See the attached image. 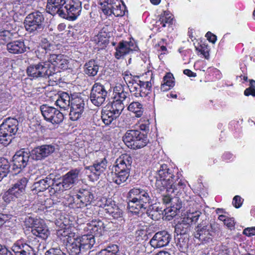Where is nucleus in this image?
Wrapping results in <instances>:
<instances>
[{
    "mask_svg": "<svg viewBox=\"0 0 255 255\" xmlns=\"http://www.w3.org/2000/svg\"><path fill=\"white\" fill-rule=\"evenodd\" d=\"M174 177L172 169L169 168L166 164L161 165L156 176L155 185L157 189L159 191H166L168 194L181 192L186 186L185 182L178 178L174 181Z\"/></svg>",
    "mask_w": 255,
    "mask_h": 255,
    "instance_id": "obj_1",
    "label": "nucleus"
},
{
    "mask_svg": "<svg viewBox=\"0 0 255 255\" xmlns=\"http://www.w3.org/2000/svg\"><path fill=\"white\" fill-rule=\"evenodd\" d=\"M132 162V158L130 155H121L117 159L113 171L108 174L109 180L118 185H121L126 182L129 176Z\"/></svg>",
    "mask_w": 255,
    "mask_h": 255,
    "instance_id": "obj_2",
    "label": "nucleus"
},
{
    "mask_svg": "<svg viewBox=\"0 0 255 255\" xmlns=\"http://www.w3.org/2000/svg\"><path fill=\"white\" fill-rule=\"evenodd\" d=\"M128 207L131 212L135 214L143 212L148 206L151 200L149 192L144 189L133 188L128 194Z\"/></svg>",
    "mask_w": 255,
    "mask_h": 255,
    "instance_id": "obj_3",
    "label": "nucleus"
},
{
    "mask_svg": "<svg viewBox=\"0 0 255 255\" xmlns=\"http://www.w3.org/2000/svg\"><path fill=\"white\" fill-rule=\"evenodd\" d=\"M18 122L14 118L4 120L0 125V143L8 145L11 140V136L17 131Z\"/></svg>",
    "mask_w": 255,
    "mask_h": 255,
    "instance_id": "obj_4",
    "label": "nucleus"
},
{
    "mask_svg": "<svg viewBox=\"0 0 255 255\" xmlns=\"http://www.w3.org/2000/svg\"><path fill=\"white\" fill-rule=\"evenodd\" d=\"M28 76L33 79L48 78L53 75V66L48 62L41 61L30 65L26 70Z\"/></svg>",
    "mask_w": 255,
    "mask_h": 255,
    "instance_id": "obj_5",
    "label": "nucleus"
},
{
    "mask_svg": "<svg viewBox=\"0 0 255 255\" xmlns=\"http://www.w3.org/2000/svg\"><path fill=\"white\" fill-rule=\"evenodd\" d=\"M123 141L127 146L131 149L142 148L147 143L146 137L140 131L135 129L128 130L123 137Z\"/></svg>",
    "mask_w": 255,
    "mask_h": 255,
    "instance_id": "obj_6",
    "label": "nucleus"
},
{
    "mask_svg": "<svg viewBox=\"0 0 255 255\" xmlns=\"http://www.w3.org/2000/svg\"><path fill=\"white\" fill-rule=\"evenodd\" d=\"M25 223L31 229L33 235L42 240H46L48 237L50 232L43 220L29 217L26 219Z\"/></svg>",
    "mask_w": 255,
    "mask_h": 255,
    "instance_id": "obj_7",
    "label": "nucleus"
},
{
    "mask_svg": "<svg viewBox=\"0 0 255 255\" xmlns=\"http://www.w3.org/2000/svg\"><path fill=\"white\" fill-rule=\"evenodd\" d=\"M201 215V212L199 211L192 212L190 211L187 212L181 220L175 225V232L177 235L185 234L189 231L190 224L193 222H196Z\"/></svg>",
    "mask_w": 255,
    "mask_h": 255,
    "instance_id": "obj_8",
    "label": "nucleus"
},
{
    "mask_svg": "<svg viewBox=\"0 0 255 255\" xmlns=\"http://www.w3.org/2000/svg\"><path fill=\"white\" fill-rule=\"evenodd\" d=\"M43 15L39 11L29 14L24 20L26 30L29 32H38L43 29Z\"/></svg>",
    "mask_w": 255,
    "mask_h": 255,
    "instance_id": "obj_9",
    "label": "nucleus"
},
{
    "mask_svg": "<svg viewBox=\"0 0 255 255\" xmlns=\"http://www.w3.org/2000/svg\"><path fill=\"white\" fill-rule=\"evenodd\" d=\"M82 10V2L79 0H71L64 5L60 17L69 20H75Z\"/></svg>",
    "mask_w": 255,
    "mask_h": 255,
    "instance_id": "obj_10",
    "label": "nucleus"
},
{
    "mask_svg": "<svg viewBox=\"0 0 255 255\" xmlns=\"http://www.w3.org/2000/svg\"><path fill=\"white\" fill-rule=\"evenodd\" d=\"M40 109L42 116L46 121L52 124H59L63 122V114L55 108L42 105Z\"/></svg>",
    "mask_w": 255,
    "mask_h": 255,
    "instance_id": "obj_11",
    "label": "nucleus"
},
{
    "mask_svg": "<svg viewBox=\"0 0 255 255\" xmlns=\"http://www.w3.org/2000/svg\"><path fill=\"white\" fill-rule=\"evenodd\" d=\"M95 154L99 157L98 159L94 161L93 165L87 166L85 168L92 173L95 178L97 179L106 169L108 162L103 152L96 151Z\"/></svg>",
    "mask_w": 255,
    "mask_h": 255,
    "instance_id": "obj_12",
    "label": "nucleus"
},
{
    "mask_svg": "<svg viewBox=\"0 0 255 255\" xmlns=\"http://www.w3.org/2000/svg\"><path fill=\"white\" fill-rule=\"evenodd\" d=\"M108 92L105 86L100 83H96L92 87L90 100L97 107L101 106L107 97Z\"/></svg>",
    "mask_w": 255,
    "mask_h": 255,
    "instance_id": "obj_13",
    "label": "nucleus"
},
{
    "mask_svg": "<svg viewBox=\"0 0 255 255\" xmlns=\"http://www.w3.org/2000/svg\"><path fill=\"white\" fill-rule=\"evenodd\" d=\"M195 238L203 243H208L212 241V237L214 232L212 230L211 224L205 222L200 223L195 228Z\"/></svg>",
    "mask_w": 255,
    "mask_h": 255,
    "instance_id": "obj_14",
    "label": "nucleus"
},
{
    "mask_svg": "<svg viewBox=\"0 0 255 255\" xmlns=\"http://www.w3.org/2000/svg\"><path fill=\"white\" fill-rule=\"evenodd\" d=\"M137 49V46L133 39H130L129 41H122L116 48L115 56L117 59H120L130 52L136 51Z\"/></svg>",
    "mask_w": 255,
    "mask_h": 255,
    "instance_id": "obj_15",
    "label": "nucleus"
},
{
    "mask_svg": "<svg viewBox=\"0 0 255 255\" xmlns=\"http://www.w3.org/2000/svg\"><path fill=\"white\" fill-rule=\"evenodd\" d=\"M126 6L120 0H110L107 7L102 8L105 14L110 15L113 14L116 16H122L125 14Z\"/></svg>",
    "mask_w": 255,
    "mask_h": 255,
    "instance_id": "obj_16",
    "label": "nucleus"
},
{
    "mask_svg": "<svg viewBox=\"0 0 255 255\" xmlns=\"http://www.w3.org/2000/svg\"><path fill=\"white\" fill-rule=\"evenodd\" d=\"M85 105L84 101L82 98H76L71 100L69 113L71 120L75 121L80 118L84 112Z\"/></svg>",
    "mask_w": 255,
    "mask_h": 255,
    "instance_id": "obj_17",
    "label": "nucleus"
},
{
    "mask_svg": "<svg viewBox=\"0 0 255 255\" xmlns=\"http://www.w3.org/2000/svg\"><path fill=\"white\" fill-rule=\"evenodd\" d=\"M171 239L167 231H162L156 233L150 241V244L154 248H160L167 246Z\"/></svg>",
    "mask_w": 255,
    "mask_h": 255,
    "instance_id": "obj_18",
    "label": "nucleus"
},
{
    "mask_svg": "<svg viewBox=\"0 0 255 255\" xmlns=\"http://www.w3.org/2000/svg\"><path fill=\"white\" fill-rule=\"evenodd\" d=\"M54 150L55 147L52 145H43L37 146L32 150L30 156L34 160H41L49 156Z\"/></svg>",
    "mask_w": 255,
    "mask_h": 255,
    "instance_id": "obj_19",
    "label": "nucleus"
},
{
    "mask_svg": "<svg viewBox=\"0 0 255 255\" xmlns=\"http://www.w3.org/2000/svg\"><path fill=\"white\" fill-rule=\"evenodd\" d=\"M30 154L22 150L17 151L13 157V169L24 168L29 161Z\"/></svg>",
    "mask_w": 255,
    "mask_h": 255,
    "instance_id": "obj_20",
    "label": "nucleus"
},
{
    "mask_svg": "<svg viewBox=\"0 0 255 255\" xmlns=\"http://www.w3.org/2000/svg\"><path fill=\"white\" fill-rule=\"evenodd\" d=\"M65 4V0H47L46 9L51 15L58 14L60 16Z\"/></svg>",
    "mask_w": 255,
    "mask_h": 255,
    "instance_id": "obj_21",
    "label": "nucleus"
},
{
    "mask_svg": "<svg viewBox=\"0 0 255 255\" xmlns=\"http://www.w3.org/2000/svg\"><path fill=\"white\" fill-rule=\"evenodd\" d=\"M11 249L16 255H35L34 252L23 240L17 241L12 246Z\"/></svg>",
    "mask_w": 255,
    "mask_h": 255,
    "instance_id": "obj_22",
    "label": "nucleus"
},
{
    "mask_svg": "<svg viewBox=\"0 0 255 255\" xmlns=\"http://www.w3.org/2000/svg\"><path fill=\"white\" fill-rule=\"evenodd\" d=\"M46 62H49L52 66H53V75L55 73L56 67L60 69H66L68 64V61L65 56L61 54H50Z\"/></svg>",
    "mask_w": 255,
    "mask_h": 255,
    "instance_id": "obj_23",
    "label": "nucleus"
},
{
    "mask_svg": "<svg viewBox=\"0 0 255 255\" xmlns=\"http://www.w3.org/2000/svg\"><path fill=\"white\" fill-rule=\"evenodd\" d=\"M80 170L75 169L69 171L63 176L62 180L66 187L71 188L78 181V176Z\"/></svg>",
    "mask_w": 255,
    "mask_h": 255,
    "instance_id": "obj_24",
    "label": "nucleus"
},
{
    "mask_svg": "<svg viewBox=\"0 0 255 255\" xmlns=\"http://www.w3.org/2000/svg\"><path fill=\"white\" fill-rule=\"evenodd\" d=\"M26 46L23 41L20 40L9 42L6 45L7 51L12 54H18L24 53L26 51Z\"/></svg>",
    "mask_w": 255,
    "mask_h": 255,
    "instance_id": "obj_25",
    "label": "nucleus"
},
{
    "mask_svg": "<svg viewBox=\"0 0 255 255\" xmlns=\"http://www.w3.org/2000/svg\"><path fill=\"white\" fill-rule=\"evenodd\" d=\"M28 180L26 178L23 177L17 181L13 186L9 188L11 192L16 197L19 198L25 192V188L27 183Z\"/></svg>",
    "mask_w": 255,
    "mask_h": 255,
    "instance_id": "obj_26",
    "label": "nucleus"
},
{
    "mask_svg": "<svg viewBox=\"0 0 255 255\" xmlns=\"http://www.w3.org/2000/svg\"><path fill=\"white\" fill-rule=\"evenodd\" d=\"M101 117L103 123L106 126L114 127L115 126V120L118 117L109 110L102 111Z\"/></svg>",
    "mask_w": 255,
    "mask_h": 255,
    "instance_id": "obj_27",
    "label": "nucleus"
},
{
    "mask_svg": "<svg viewBox=\"0 0 255 255\" xmlns=\"http://www.w3.org/2000/svg\"><path fill=\"white\" fill-rule=\"evenodd\" d=\"M52 182V178L49 175L45 179L35 182L33 185V190L36 192H43L51 186Z\"/></svg>",
    "mask_w": 255,
    "mask_h": 255,
    "instance_id": "obj_28",
    "label": "nucleus"
},
{
    "mask_svg": "<svg viewBox=\"0 0 255 255\" xmlns=\"http://www.w3.org/2000/svg\"><path fill=\"white\" fill-rule=\"evenodd\" d=\"M71 102L70 96L66 92H62L59 94L55 102L56 106L64 110H67L69 108Z\"/></svg>",
    "mask_w": 255,
    "mask_h": 255,
    "instance_id": "obj_29",
    "label": "nucleus"
},
{
    "mask_svg": "<svg viewBox=\"0 0 255 255\" xmlns=\"http://www.w3.org/2000/svg\"><path fill=\"white\" fill-rule=\"evenodd\" d=\"M79 242L83 252L91 249L95 244V238L92 235L82 236Z\"/></svg>",
    "mask_w": 255,
    "mask_h": 255,
    "instance_id": "obj_30",
    "label": "nucleus"
},
{
    "mask_svg": "<svg viewBox=\"0 0 255 255\" xmlns=\"http://www.w3.org/2000/svg\"><path fill=\"white\" fill-rule=\"evenodd\" d=\"M76 197L80 200L81 204L80 206L83 207L90 204L94 198L93 194L90 191L85 190L80 191Z\"/></svg>",
    "mask_w": 255,
    "mask_h": 255,
    "instance_id": "obj_31",
    "label": "nucleus"
},
{
    "mask_svg": "<svg viewBox=\"0 0 255 255\" xmlns=\"http://www.w3.org/2000/svg\"><path fill=\"white\" fill-rule=\"evenodd\" d=\"M104 224L100 220H93L89 223L88 229L95 235L100 236L104 231Z\"/></svg>",
    "mask_w": 255,
    "mask_h": 255,
    "instance_id": "obj_32",
    "label": "nucleus"
},
{
    "mask_svg": "<svg viewBox=\"0 0 255 255\" xmlns=\"http://www.w3.org/2000/svg\"><path fill=\"white\" fill-rule=\"evenodd\" d=\"M84 72L89 76H95L97 75L99 66L95 60H90L84 65Z\"/></svg>",
    "mask_w": 255,
    "mask_h": 255,
    "instance_id": "obj_33",
    "label": "nucleus"
},
{
    "mask_svg": "<svg viewBox=\"0 0 255 255\" xmlns=\"http://www.w3.org/2000/svg\"><path fill=\"white\" fill-rule=\"evenodd\" d=\"M173 75L170 73H167L163 77L160 89L162 92H166L170 90L175 85Z\"/></svg>",
    "mask_w": 255,
    "mask_h": 255,
    "instance_id": "obj_34",
    "label": "nucleus"
},
{
    "mask_svg": "<svg viewBox=\"0 0 255 255\" xmlns=\"http://www.w3.org/2000/svg\"><path fill=\"white\" fill-rule=\"evenodd\" d=\"M146 214L151 219L156 221L159 220L162 217L163 211L156 206L152 205L147 210Z\"/></svg>",
    "mask_w": 255,
    "mask_h": 255,
    "instance_id": "obj_35",
    "label": "nucleus"
},
{
    "mask_svg": "<svg viewBox=\"0 0 255 255\" xmlns=\"http://www.w3.org/2000/svg\"><path fill=\"white\" fill-rule=\"evenodd\" d=\"M105 210L106 213L111 215L114 218L118 219L121 218L123 216L122 211L117 206L114 204L113 206L111 205H106L105 206Z\"/></svg>",
    "mask_w": 255,
    "mask_h": 255,
    "instance_id": "obj_36",
    "label": "nucleus"
},
{
    "mask_svg": "<svg viewBox=\"0 0 255 255\" xmlns=\"http://www.w3.org/2000/svg\"><path fill=\"white\" fill-rule=\"evenodd\" d=\"M51 190L50 192L54 194L67 190L68 188L66 187L63 181H60L58 180L52 179V182L51 184Z\"/></svg>",
    "mask_w": 255,
    "mask_h": 255,
    "instance_id": "obj_37",
    "label": "nucleus"
},
{
    "mask_svg": "<svg viewBox=\"0 0 255 255\" xmlns=\"http://www.w3.org/2000/svg\"><path fill=\"white\" fill-rule=\"evenodd\" d=\"M128 110L134 113L135 117H140L143 113V108L142 105L139 102H133L129 104L128 107Z\"/></svg>",
    "mask_w": 255,
    "mask_h": 255,
    "instance_id": "obj_38",
    "label": "nucleus"
},
{
    "mask_svg": "<svg viewBox=\"0 0 255 255\" xmlns=\"http://www.w3.org/2000/svg\"><path fill=\"white\" fill-rule=\"evenodd\" d=\"M180 208V205H177L176 207L173 206L164 209L163 212L165 213L166 219L168 220H171L173 217L177 215Z\"/></svg>",
    "mask_w": 255,
    "mask_h": 255,
    "instance_id": "obj_39",
    "label": "nucleus"
},
{
    "mask_svg": "<svg viewBox=\"0 0 255 255\" xmlns=\"http://www.w3.org/2000/svg\"><path fill=\"white\" fill-rule=\"evenodd\" d=\"M141 97H145L151 90V83L150 81H142L139 79Z\"/></svg>",
    "mask_w": 255,
    "mask_h": 255,
    "instance_id": "obj_40",
    "label": "nucleus"
},
{
    "mask_svg": "<svg viewBox=\"0 0 255 255\" xmlns=\"http://www.w3.org/2000/svg\"><path fill=\"white\" fill-rule=\"evenodd\" d=\"M119 252L118 246L116 245H112L107 247V248L102 250L98 255H118Z\"/></svg>",
    "mask_w": 255,
    "mask_h": 255,
    "instance_id": "obj_41",
    "label": "nucleus"
},
{
    "mask_svg": "<svg viewBox=\"0 0 255 255\" xmlns=\"http://www.w3.org/2000/svg\"><path fill=\"white\" fill-rule=\"evenodd\" d=\"M68 250L71 255H78L81 251H83V249L78 240L73 242L68 246Z\"/></svg>",
    "mask_w": 255,
    "mask_h": 255,
    "instance_id": "obj_42",
    "label": "nucleus"
},
{
    "mask_svg": "<svg viewBox=\"0 0 255 255\" xmlns=\"http://www.w3.org/2000/svg\"><path fill=\"white\" fill-rule=\"evenodd\" d=\"M124 107L125 106L123 103L115 100L113 102L111 109L110 110L112 113H114L115 115L119 117L124 110Z\"/></svg>",
    "mask_w": 255,
    "mask_h": 255,
    "instance_id": "obj_43",
    "label": "nucleus"
},
{
    "mask_svg": "<svg viewBox=\"0 0 255 255\" xmlns=\"http://www.w3.org/2000/svg\"><path fill=\"white\" fill-rule=\"evenodd\" d=\"M128 88L131 93L136 97H141L140 88L139 84L138 78H136V81L132 84L128 86Z\"/></svg>",
    "mask_w": 255,
    "mask_h": 255,
    "instance_id": "obj_44",
    "label": "nucleus"
},
{
    "mask_svg": "<svg viewBox=\"0 0 255 255\" xmlns=\"http://www.w3.org/2000/svg\"><path fill=\"white\" fill-rule=\"evenodd\" d=\"M173 18L172 16L166 12H164L161 14L159 17L157 22H159L163 27H165L166 24H171L172 23Z\"/></svg>",
    "mask_w": 255,
    "mask_h": 255,
    "instance_id": "obj_45",
    "label": "nucleus"
},
{
    "mask_svg": "<svg viewBox=\"0 0 255 255\" xmlns=\"http://www.w3.org/2000/svg\"><path fill=\"white\" fill-rule=\"evenodd\" d=\"M42 48L45 50V53H49V54H52L50 52H54L57 50L56 46L55 44L50 43L46 39H44L42 40Z\"/></svg>",
    "mask_w": 255,
    "mask_h": 255,
    "instance_id": "obj_46",
    "label": "nucleus"
},
{
    "mask_svg": "<svg viewBox=\"0 0 255 255\" xmlns=\"http://www.w3.org/2000/svg\"><path fill=\"white\" fill-rule=\"evenodd\" d=\"M129 94L128 92H125L123 89L119 92H115V100L123 103L126 99L128 98Z\"/></svg>",
    "mask_w": 255,
    "mask_h": 255,
    "instance_id": "obj_47",
    "label": "nucleus"
},
{
    "mask_svg": "<svg viewBox=\"0 0 255 255\" xmlns=\"http://www.w3.org/2000/svg\"><path fill=\"white\" fill-rule=\"evenodd\" d=\"M139 127L141 130L147 131L149 129L150 122L148 118L143 117L138 121Z\"/></svg>",
    "mask_w": 255,
    "mask_h": 255,
    "instance_id": "obj_48",
    "label": "nucleus"
},
{
    "mask_svg": "<svg viewBox=\"0 0 255 255\" xmlns=\"http://www.w3.org/2000/svg\"><path fill=\"white\" fill-rule=\"evenodd\" d=\"M26 244L28 246H29L30 249H31L34 252H35L36 250H39L40 243L39 241L36 238H29L27 243Z\"/></svg>",
    "mask_w": 255,
    "mask_h": 255,
    "instance_id": "obj_49",
    "label": "nucleus"
},
{
    "mask_svg": "<svg viewBox=\"0 0 255 255\" xmlns=\"http://www.w3.org/2000/svg\"><path fill=\"white\" fill-rule=\"evenodd\" d=\"M10 165L7 159L4 158H0V170L2 172H4V173L7 175L9 172Z\"/></svg>",
    "mask_w": 255,
    "mask_h": 255,
    "instance_id": "obj_50",
    "label": "nucleus"
},
{
    "mask_svg": "<svg viewBox=\"0 0 255 255\" xmlns=\"http://www.w3.org/2000/svg\"><path fill=\"white\" fill-rule=\"evenodd\" d=\"M16 198V197L11 192L9 189L2 196V199L6 203H9L10 202L14 201Z\"/></svg>",
    "mask_w": 255,
    "mask_h": 255,
    "instance_id": "obj_51",
    "label": "nucleus"
},
{
    "mask_svg": "<svg viewBox=\"0 0 255 255\" xmlns=\"http://www.w3.org/2000/svg\"><path fill=\"white\" fill-rule=\"evenodd\" d=\"M123 78L127 85L128 86L135 82L137 77H133L130 73H128V72H125L123 74Z\"/></svg>",
    "mask_w": 255,
    "mask_h": 255,
    "instance_id": "obj_52",
    "label": "nucleus"
},
{
    "mask_svg": "<svg viewBox=\"0 0 255 255\" xmlns=\"http://www.w3.org/2000/svg\"><path fill=\"white\" fill-rule=\"evenodd\" d=\"M45 255H66L59 248H51L46 251Z\"/></svg>",
    "mask_w": 255,
    "mask_h": 255,
    "instance_id": "obj_53",
    "label": "nucleus"
},
{
    "mask_svg": "<svg viewBox=\"0 0 255 255\" xmlns=\"http://www.w3.org/2000/svg\"><path fill=\"white\" fill-rule=\"evenodd\" d=\"M196 50L200 53V54L203 55L206 59H208L209 56L207 48L200 45L198 47H196Z\"/></svg>",
    "mask_w": 255,
    "mask_h": 255,
    "instance_id": "obj_54",
    "label": "nucleus"
},
{
    "mask_svg": "<svg viewBox=\"0 0 255 255\" xmlns=\"http://www.w3.org/2000/svg\"><path fill=\"white\" fill-rule=\"evenodd\" d=\"M243 202V199L240 196L236 195L234 197L232 203L235 208H239L242 205Z\"/></svg>",
    "mask_w": 255,
    "mask_h": 255,
    "instance_id": "obj_55",
    "label": "nucleus"
},
{
    "mask_svg": "<svg viewBox=\"0 0 255 255\" xmlns=\"http://www.w3.org/2000/svg\"><path fill=\"white\" fill-rule=\"evenodd\" d=\"M11 36L10 32L8 30H0V39L3 40H7Z\"/></svg>",
    "mask_w": 255,
    "mask_h": 255,
    "instance_id": "obj_56",
    "label": "nucleus"
},
{
    "mask_svg": "<svg viewBox=\"0 0 255 255\" xmlns=\"http://www.w3.org/2000/svg\"><path fill=\"white\" fill-rule=\"evenodd\" d=\"M160 192H162V191ZM163 192H165V193H163V202L165 204H168L171 201L172 197L171 196L172 194H168L166 191H164Z\"/></svg>",
    "mask_w": 255,
    "mask_h": 255,
    "instance_id": "obj_57",
    "label": "nucleus"
},
{
    "mask_svg": "<svg viewBox=\"0 0 255 255\" xmlns=\"http://www.w3.org/2000/svg\"><path fill=\"white\" fill-rule=\"evenodd\" d=\"M243 233L248 236L255 235V227L246 228L244 230Z\"/></svg>",
    "mask_w": 255,
    "mask_h": 255,
    "instance_id": "obj_58",
    "label": "nucleus"
},
{
    "mask_svg": "<svg viewBox=\"0 0 255 255\" xmlns=\"http://www.w3.org/2000/svg\"><path fill=\"white\" fill-rule=\"evenodd\" d=\"M206 37L207 39L210 41L214 43L217 40V37L215 35L212 34L210 32H208L206 34Z\"/></svg>",
    "mask_w": 255,
    "mask_h": 255,
    "instance_id": "obj_59",
    "label": "nucleus"
},
{
    "mask_svg": "<svg viewBox=\"0 0 255 255\" xmlns=\"http://www.w3.org/2000/svg\"><path fill=\"white\" fill-rule=\"evenodd\" d=\"M224 224L228 228H231L234 227L235 225L234 219L233 218H228Z\"/></svg>",
    "mask_w": 255,
    "mask_h": 255,
    "instance_id": "obj_60",
    "label": "nucleus"
},
{
    "mask_svg": "<svg viewBox=\"0 0 255 255\" xmlns=\"http://www.w3.org/2000/svg\"><path fill=\"white\" fill-rule=\"evenodd\" d=\"M0 255H11V253L7 249L0 245Z\"/></svg>",
    "mask_w": 255,
    "mask_h": 255,
    "instance_id": "obj_61",
    "label": "nucleus"
},
{
    "mask_svg": "<svg viewBox=\"0 0 255 255\" xmlns=\"http://www.w3.org/2000/svg\"><path fill=\"white\" fill-rule=\"evenodd\" d=\"M9 97V94L0 91V103H5Z\"/></svg>",
    "mask_w": 255,
    "mask_h": 255,
    "instance_id": "obj_62",
    "label": "nucleus"
},
{
    "mask_svg": "<svg viewBox=\"0 0 255 255\" xmlns=\"http://www.w3.org/2000/svg\"><path fill=\"white\" fill-rule=\"evenodd\" d=\"M244 94L248 96L249 95H252L254 97L255 96V88H248L246 89L244 91Z\"/></svg>",
    "mask_w": 255,
    "mask_h": 255,
    "instance_id": "obj_63",
    "label": "nucleus"
},
{
    "mask_svg": "<svg viewBox=\"0 0 255 255\" xmlns=\"http://www.w3.org/2000/svg\"><path fill=\"white\" fill-rule=\"evenodd\" d=\"M183 73L190 77H195L196 76V74L189 69H185L183 71Z\"/></svg>",
    "mask_w": 255,
    "mask_h": 255,
    "instance_id": "obj_64",
    "label": "nucleus"
}]
</instances>
